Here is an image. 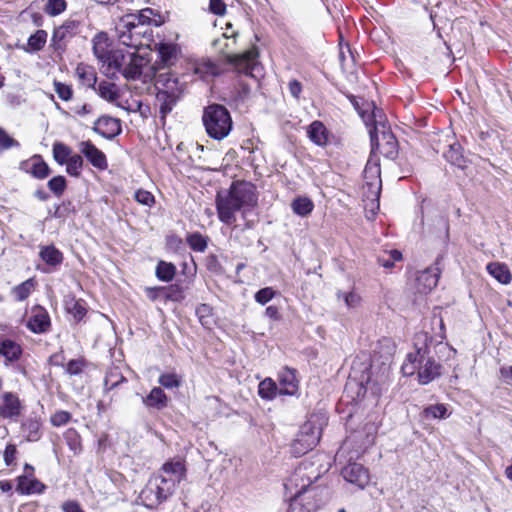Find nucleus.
Listing matches in <instances>:
<instances>
[{
    "instance_id": "1",
    "label": "nucleus",
    "mask_w": 512,
    "mask_h": 512,
    "mask_svg": "<svg viewBox=\"0 0 512 512\" xmlns=\"http://www.w3.org/2000/svg\"><path fill=\"white\" fill-rule=\"evenodd\" d=\"M320 472L313 469L309 461H302L284 483L286 494L290 497L288 512H312L324 504L318 499L324 489L311 487L313 481L319 478Z\"/></svg>"
},
{
    "instance_id": "2",
    "label": "nucleus",
    "mask_w": 512,
    "mask_h": 512,
    "mask_svg": "<svg viewBox=\"0 0 512 512\" xmlns=\"http://www.w3.org/2000/svg\"><path fill=\"white\" fill-rule=\"evenodd\" d=\"M255 186L247 181H234L227 190L217 192L215 205L219 220L232 225L236 222V212L246 213L257 205Z\"/></svg>"
},
{
    "instance_id": "3",
    "label": "nucleus",
    "mask_w": 512,
    "mask_h": 512,
    "mask_svg": "<svg viewBox=\"0 0 512 512\" xmlns=\"http://www.w3.org/2000/svg\"><path fill=\"white\" fill-rule=\"evenodd\" d=\"M237 32L233 31L230 36L227 33H223L222 38L213 41V46L222 54L226 56L227 62L235 68L240 74L257 78L262 71V66L258 61L257 48L253 47L241 54L228 53L229 44L227 40L229 38H235Z\"/></svg>"
},
{
    "instance_id": "4",
    "label": "nucleus",
    "mask_w": 512,
    "mask_h": 512,
    "mask_svg": "<svg viewBox=\"0 0 512 512\" xmlns=\"http://www.w3.org/2000/svg\"><path fill=\"white\" fill-rule=\"evenodd\" d=\"M441 366L429 356L426 346L417 347L415 352L409 353L401 367L404 376H412L417 373L420 384L432 382L440 375Z\"/></svg>"
},
{
    "instance_id": "5",
    "label": "nucleus",
    "mask_w": 512,
    "mask_h": 512,
    "mask_svg": "<svg viewBox=\"0 0 512 512\" xmlns=\"http://www.w3.org/2000/svg\"><path fill=\"white\" fill-rule=\"evenodd\" d=\"M156 104L162 118H165L183 95L184 86L170 72H154Z\"/></svg>"
},
{
    "instance_id": "6",
    "label": "nucleus",
    "mask_w": 512,
    "mask_h": 512,
    "mask_svg": "<svg viewBox=\"0 0 512 512\" xmlns=\"http://www.w3.org/2000/svg\"><path fill=\"white\" fill-rule=\"evenodd\" d=\"M202 122L207 135L217 141L225 139L233 128L229 110L221 104H210L204 108Z\"/></svg>"
},
{
    "instance_id": "7",
    "label": "nucleus",
    "mask_w": 512,
    "mask_h": 512,
    "mask_svg": "<svg viewBox=\"0 0 512 512\" xmlns=\"http://www.w3.org/2000/svg\"><path fill=\"white\" fill-rule=\"evenodd\" d=\"M117 37L122 45L138 49L143 40L150 41L152 29L148 25L136 24L134 17L123 16L116 26Z\"/></svg>"
},
{
    "instance_id": "8",
    "label": "nucleus",
    "mask_w": 512,
    "mask_h": 512,
    "mask_svg": "<svg viewBox=\"0 0 512 512\" xmlns=\"http://www.w3.org/2000/svg\"><path fill=\"white\" fill-rule=\"evenodd\" d=\"M377 425L373 421L365 422L360 428L350 432L343 443L345 448H353L356 452L364 451L374 444Z\"/></svg>"
},
{
    "instance_id": "9",
    "label": "nucleus",
    "mask_w": 512,
    "mask_h": 512,
    "mask_svg": "<svg viewBox=\"0 0 512 512\" xmlns=\"http://www.w3.org/2000/svg\"><path fill=\"white\" fill-rule=\"evenodd\" d=\"M174 492L168 486H163V480L152 476L140 493L144 505L148 508H156Z\"/></svg>"
},
{
    "instance_id": "10",
    "label": "nucleus",
    "mask_w": 512,
    "mask_h": 512,
    "mask_svg": "<svg viewBox=\"0 0 512 512\" xmlns=\"http://www.w3.org/2000/svg\"><path fill=\"white\" fill-rule=\"evenodd\" d=\"M185 475L184 461L180 458H173L165 462L155 476L163 480V486L170 487L174 492L176 486L185 478Z\"/></svg>"
},
{
    "instance_id": "11",
    "label": "nucleus",
    "mask_w": 512,
    "mask_h": 512,
    "mask_svg": "<svg viewBox=\"0 0 512 512\" xmlns=\"http://www.w3.org/2000/svg\"><path fill=\"white\" fill-rule=\"evenodd\" d=\"M440 273L439 260L433 266L419 272L415 282L416 292L422 295L431 292L438 284Z\"/></svg>"
},
{
    "instance_id": "12",
    "label": "nucleus",
    "mask_w": 512,
    "mask_h": 512,
    "mask_svg": "<svg viewBox=\"0 0 512 512\" xmlns=\"http://www.w3.org/2000/svg\"><path fill=\"white\" fill-rule=\"evenodd\" d=\"M92 130L101 137L112 140L122 131L121 121L117 118L103 115L94 122Z\"/></svg>"
},
{
    "instance_id": "13",
    "label": "nucleus",
    "mask_w": 512,
    "mask_h": 512,
    "mask_svg": "<svg viewBox=\"0 0 512 512\" xmlns=\"http://www.w3.org/2000/svg\"><path fill=\"white\" fill-rule=\"evenodd\" d=\"M134 52L125 51L123 49H116L111 51L105 64L107 65V74L111 77H116V74H121L125 67L131 63L132 55Z\"/></svg>"
},
{
    "instance_id": "14",
    "label": "nucleus",
    "mask_w": 512,
    "mask_h": 512,
    "mask_svg": "<svg viewBox=\"0 0 512 512\" xmlns=\"http://www.w3.org/2000/svg\"><path fill=\"white\" fill-rule=\"evenodd\" d=\"M79 151L86 157L90 164L99 169L105 170L108 167L105 154L98 149L90 140L81 141L78 144Z\"/></svg>"
},
{
    "instance_id": "15",
    "label": "nucleus",
    "mask_w": 512,
    "mask_h": 512,
    "mask_svg": "<svg viewBox=\"0 0 512 512\" xmlns=\"http://www.w3.org/2000/svg\"><path fill=\"white\" fill-rule=\"evenodd\" d=\"M22 410V405L17 394L5 392L0 395V416L3 418L16 419Z\"/></svg>"
},
{
    "instance_id": "16",
    "label": "nucleus",
    "mask_w": 512,
    "mask_h": 512,
    "mask_svg": "<svg viewBox=\"0 0 512 512\" xmlns=\"http://www.w3.org/2000/svg\"><path fill=\"white\" fill-rule=\"evenodd\" d=\"M343 478L360 488H364L369 483V473L363 465L359 463H349L342 469Z\"/></svg>"
},
{
    "instance_id": "17",
    "label": "nucleus",
    "mask_w": 512,
    "mask_h": 512,
    "mask_svg": "<svg viewBox=\"0 0 512 512\" xmlns=\"http://www.w3.org/2000/svg\"><path fill=\"white\" fill-rule=\"evenodd\" d=\"M16 491L22 495L41 494L46 486L33 475L22 474L16 478Z\"/></svg>"
},
{
    "instance_id": "18",
    "label": "nucleus",
    "mask_w": 512,
    "mask_h": 512,
    "mask_svg": "<svg viewBox=\"0 0 512 512\" xmlns=\"http://www.w3.org/2000/svg\"><path fill=\"white\" fill-rule=\"evenodd\" d=\"M27 327L33 333H45L50 327V317L47 311L40 306L34 307L27 322Z\"/></svg>"
},
{
    "instance_id": "19",
    "label": "nucleus",
    "mask_w": 512,
    "mask_h": 512,
    "mask_svg": "<svg viewBox=\"0 0 512 512\" xmlns=\"http://www.w3.org/2000/svg\"><path fill=\"white\" fill-rule=\"evenodd\" d=\"M279 393L295 395L299 389V382L296 377V370L285 367L279 372Z\"/></svg>"
},
{
    "instance_id": "20",
    "label": "nucleus",
    "mask_w": 512,
    "mask_h": 512,
    "mask_svg": "<svg viewBox=\"0 0 512 512\" xmlns=\"http://www.w3.org/2000/svg\"><path fill=\"white\" fill-rule=\"evenodd\" d=\"M372 366L371 365H365L364 370L362 371V374L360 377L357 376V368L355 363L352 366V372L350 374V379L357 380L359 382V385L361 388H365V390L369 388H373V386L384 383L387 376L385 375V371L381 374V376L377 377L376 379H373L372 377Z\"/></svg>"
},
{
    "instance_id": "21",
    "label": "nucleus",
    "mask_w": 512,
    "mask_h": 512,
    "mask_svg": "<svg viewBox=\"0 0 512 512\" xmlns=\"http://www.w3.org/2000/svg\"><path fill=\"white\" fill-rule=\"evenodd\" d=\"M177 52V45L172 43H160L157 49L158 60L151 69L154 72H158V70H160L159 65H162L163 68L170 67L176 59Z\"/></svg>"
},
{
    "instance_id": "22",
    "label": "nucleus",
    "mask_w": 512,
    "mask_h": 512,
    "mask_svg": "<svg viewBox=\"0 0 512 512\" xmlns=\"http://www.w3.org/2000/svg\"><path fill=\"white\" fill-rule=\"evenodd\" d=\"M365 178H369L370 176L374 178V182H367V186L369 189H371V202L374 204L376 201V209H379V196H380V190H381V180H380V168L377 164H371L370 161H368L365 170Z\"/></svg>"
},
{
    "instance_id": "23",
    "label": "nucleus",
    "mask_w": 512,
    "mask_h": 512,
    "mask_svg": "<svg viewBox=\"0 0 512 512\" xmlns=\"http://www.w3.org/2000/svg\"><path fill=\"white\" fill-rule=\"evenodd\" d=\"M21 168L37 179H44L50 174L49 166L39 155L33 156L29 161L22 162Z\"/></svg>"
},
{
    "instance_id": "24",
    "label": "nucleus",
    "mask_w": 512,
    "mask_h": 512,
    "mask_svg": "<svg viewBox=\"0 0 512 512\" xmlns=\"http://www.w3.org/2000/svg\"><path fill=\"white\" fill-rule=\"evenodd\" d=\"M146 64L147 60L134 52L132 55L131 63L125 67L121 75H123V77L127 80L139 79Z\"/></svg>"
},
{
    "instance_id": "25",
    "label": "nucleus",
    "mask_w": 512,
    "mask_h": 512,
    "mask_svg": "<svg viewBox=\"0 0 512 512\" xmlns=\"http://www.w3.org/2000/svg\"><path fill=\"white\" fill-rule=\"evenodd\" d=\"M319 439L320 430L311 422L305 423L298 433V441H304L306 448H314L318 444Z\"/></svg>"
},
{
    "instance_id": "26",
    "label": "nucleus",
    "mask_w": 512,
    "mask_h": 512,
    "mask_svg": "<svg viewBox=\"0 0 512 512\" xmlns=\"http://www.w3.org/2000/svg\"><path fill=\"white\" fill-rule=\"evenodd\" d=\"M168 397L160 387H154L150 393L142 398L147 408L162 410L167 406Z\"/></svg>"
},
{
    "instance_id": "27",
    "label": "nucleus",
    "mask_w": 512,
    "mask_h": 512,
    "mask_svg": "<svg viewBox=\"0 0 512 512\" xmlns=\"http://www.w3.org/2000/svg\"><path fill=\"white\" fill-rule=\"evenodd\" d=\"M194 74L198 75L202 80H208L221 73L220 67L211 60H201L194 64Z\"/></svg>"
},
{
    "instance_id": "28",
    "label": "nucleus",
    "mask_w": 512,
    "mask_h": 512,
    "mask_svg": "<svg viewBox=\"0 0 512 512\" xmlns=\"http://www.w3.org/2000/svg\"><path fill=\"white\" fill-rule=\"evenodd\" d=\"M40 258L49 266H59L63 262V253L54 245H46L40 247Z\"/></svg>"
},
{
    "instance_id": "29",
    "label": "nucleus",
    "mask_w": 512,
    "mask_h": 512,
    "mask_svg": "<svg viewBox=\"0 0 512 512\" xmlns=\"http://www.w3.org/2000/svg\"><path fill=\"white\" fill-rule=\"evenodd\" d=\"M487 272L501 284H509L512 279L511 272L506 264L491 262L486 267Z\"/></svg>"
},
{
    "instance_id": "30",
    "label": "nucleus",
    "mask_w": 512,
    "mask_h": 512,
    "mask_svg": "<svg viewBox=\"0 0 512 512\" xmlns=\"http://www.w3.org/2000/svg\"><path fill=\"white\" fill-rule=\"evenodd\" d=\"M0 355L3 356L6 361L14 362L22 355V348L11 339H3L0 342Z\"/></svg>"
},
{
    "instance_id": "31",
    "label": "nucleus",
    "mask_w": 512,
    "mask_h": 512,
    "mask_svg": "<svg viewBox=\"0 0 512 512\" xmlns=\"http://www.w3.org/2000/svg\"><path fill=\"white\" fill-rule=\"evenodd\" d=\"M310 140L318 146H324L328 142V130L320 121H314L308 128Z\"/></svg>"
},
{
    "instance_id": "32",
    "label": "nucleus",
    "mask_w": 512,
    "mask_h": 512,
    "mask_svg": "<svg viewBox=\"0 0 512 512\" xmlns=\"http://www.w3.org/2000/svg\"><path fill=\"white\" fill-rule=\"evenodd\" d=\"M107 40L108 39L104 33H98L92 39L93 53L104 64L111 53V51L108 50Z\"/></svg>"
},
{
    "instance_id": "33",
    "label": "nucleus",
    "mask_w": 512,
    "mask_h": 512,
    "mask_svg": "<svg viewBox=\"0 0 512 512\" xmlns=\"http://www.w3.org/2000/svg\"><path fill=\"white\" fill-rule=\"evenodd\" d=\"M79 82L86 87H94L97 81L95 70L88 65L79 64L76 68Z\"/></svg>"
},
{
    "instance_id": "34",
    "label": "nucleus",
    "mask_w": 512,
    "mask_h": 512,
    "mask_svg": "<svg viewBox=\"0 0 512 512\" xmlns=\"http://www.w3.org/2000/svg\"><path fill=\"white\" fill-rule=\"evenodd\" d=\"M23 431L26 435V439L31 442L38 441L41 437V422L36 417H29L23 424H22Z\"/></svg>"
},
{
    "instance_id": "35",
    "label": "nucleus",
    "mask_w": 512,
    "mask_h": 512,
    "mask_svg": "<svg viewBox=\"0 0 512 512\" xmlns=\"http://www.w3.org/2000/svg\"><path fill=\"white\" fill-rule=\"evenodd\" d=\"M382 141L384 143L378 144L380 152L386 157L394 158L397 155V140L390 132L382 133Z\"/></svg>"
},
{
    "instance_id": "36",
    "label": "nucleus",
    "mask_w": 512,
    "mask_h": 512,
    "mask_svg": "<svg viewBox=\"0 0 512 512\" xmlns=\"http://www.w3.org/2000/svg\"><path fill=\"white\" fill-rule=\"evenodd\" d=\"M445 159L451 164L463 168L465 166V158L462 154V147L458 143L449 145V148L444 152Z\"/></svg>"
},
{
    "instance_id": "37",
    "label": "nucleus",
    "mask_w": 512,
    "mask_h": 512,
    "mask_svg": "<svg viewBox=\"0 0 512 512\" xmlns=\"http://www.w3.org/2000/svg\"><path fill=\"white\" fill-rule=\"evenodd\" d=\"M291 208L296 215L306 217L313 211L314 204L307 197H297L292 201Z\"/></svg>"
},
{
    "instance_id": "38",
    "label": "nucleus",
    "mask_w": 512,
    "mask_h": 512,
    "mask_svg": "<svg viewBox=\"0 0 512 512\" xmlns=\"http://www.w3.org/2000/svg\"><path fill=\"white\" fill-rule=\"evenodd\" d=\"M156 277L163 282H170L176 274V267L174 264L166 261H159L156 266Z\"/></svg>"
},
{
    "instance_id": "39",
    "label": "nucleus",
    "mask_w": 512,
    "mask_h": 512,
    "mask_svg": "<svg viewBox=\"0 0 512 512\" xmlns=\"http://www.w3.org/2000/svg\"><path fill=\"white\" fill-rule=\"evenodd\" d=\"M278 387L271 378H266L259 383L258 394L262 399L272 400L276 397Z\"/></svg>"
},
{
    "instance_id": "40",
    "label": "nucleus",
    "mask_w": 512,
    "mask_h": 512,
    "mask_svg": "<svg viewBox=\"0 0 512 512\" xmlns=\"http://www.w3.org/2000/svg\"><path fill=\"white\" fill-rule=\"evenodd\" d=\"M97 92L101 98L109 102H113L119 97L116 84L108 81L99 83Z\"/></svg>"
},
{
    "instance_id": "41",
    "label": "nucleus",
    "mask_w": 512,
    "mask_h": 512,
    "mask_svg": "<svg viewBox=\"0 0 512 512\" xmlns=\"http://www.w3.org/2000/svg\"><path fill=\"white\" fill-rule=\"evenodd\" d=\"M186 241L189 247L195 252H204L208 245V238L199 232L188 234Z\"/></svg>"
},
{
    "instance_id": "42",
    "label": "nucleus",
    "mask_w": 512,
    "mask_h": 512,
    "mask_svg": "<svg viewBox=\"0 0 512 512\" xmlns=\"http://www.w3.org/2000/svg\"><path fill=\"white\" fill-rule=\"evenodd\" d=\"M47 39V33L44 30H37L34 34H32L27 42L28 48L26 51L28 52H36L41 50Z\"/></svg>"
},
{
    "instance_id": "43",
    "label": "nucleus",
    "mask_w": 512,
    "mask_h": 512,
    "mask_svg": "<svg viewBox=\"0 0 512 512\" xmlns=\"http://www.w3.org/2000/svg\"><path fill=\"white\" fill-rule=\"evenodd\" d=\"M125 381V377L118 371L117 368L110 369L107 371L104 379L105 390L110 391Z\"/></svg>"
},
{
    "instance_id": "44",
    "label": "nucleus",
    "mask_w": 512,
    "mask_h": 512,
    "mask_svg": "<svg viewBox=\"0 0 512 512\" xmlns=\"http://www.w3.org/2000/svg\"><path fill=\"white\" fill-rule=\"evenodd\" d=\"M66 309L67 311L73 315L76 321H80L86 315V308L84 302L82 300H76L71 298L66 300Z\"/></svg>"
},
{
    "instance_id": "45",
    "label": "nucleus",
    "mask_w": 512,
    "mask_h": 512,
    "mask_svg": "<svg viewBox=\"0 0 512 512\" xmlns=\"http://www.w3.org/2000/svg\"><path fill=\"white\" fill-rule=\"evenodd\" d=\"M72 154V150L64 143L55 142L53 144V157L58 164L64 165Z\"/></svg>"
},
{
    "instance_id": "46",
    "label": "nucleus",
    "mask_w": 512,
    "mask_h": 512,
    "mask_svg": "<svg viewBox=\"0 0 512 512\" xmlns=\"http://www.w3.org/2000/svg\"><path fill=\"white\" fill-rule=\"evenodd\" d=\"M66 165V171L69 175L78 177L83 168V158L79 154H72V156L64 163Z\"/></svg>"
},
{
    "instance_id": "47",
    "label": "nucleus",
    "mask_w": 512,
    "mask_h": 512,
    "mask_svg": "<svg viewBox=\"0 0 512 512\" xmlns=\"http://www.w3.org/2000/svg\"><path fill=\"white\" fill-rule=\"evenodd\" d=\"M428 419H445L448 417V411L444 404L430 405L423 411Z\"/></svg>"
},
{
    "instance_id": "48",
    "label": "nucleus",
    "mask_w": 512,
    "mask_h": 512,
    "mask_svg": "<svg viewBox=\"0 0 512 512\" xmlns=\"http://www.w3.org/2000/svg\"><path fill=\"white\" fill-rule=\"evenodd\" d=\"M158 382L166 389H173L180 387L181 378L176 373H165L160 375Z\"/></svg>"
},
{
    "instance_id": "49",
    "label": "nucleus",
    "mask_w": 512,
    "mask_h": 512,
    "mask_svg": "<svg viewBox=\"0 0 512 512\" xmlns=\"http://www.w3.org/2000/svg\"><path fill=\"white\" fill-rule=\"evenodd\" d=\"M33 288V281L31 279L22 282L20 285L13 289V294L18 301H23L30 295Z\"/></svg>"
},
{
    "instance_id": "50",
    "label": "nucleus",
    "mask_w": 512,
    "mask_h": 512,
    "mask_svg": "<svg viewBox=\"0 0 512 512\" xmlns=\"http://www.w3.org/2000/svg\"><path fill=\"white\" fill-rule=\"evenodd\" d=\"M67 3L65 0H48L45 12L50 16H56L65 11Z\"/></svg>"
},
{
    "instance_id": "51",
    "label": "nucleus",
    "mask_w": 512,
    "mask_h": 512,
    "mask_svg": "<svg viewBox=\"0 0 512 512\" xmlns=\"http://www.w3.org/2000/svg\"><path fill=\"white\" fill-rule=\"evenodd\" d=\"M153 10L151 8H145L140 10L137 13H131L125 15L126 17H134L136 24H142V25H148L150 27V24L152 22V16Z\"/></svg>"
},
{
    "instance_id": "52",
    "label": "nucleus",
    "mask_w": 512,
    "mask_h": 512,
    "mask_svg": "<svg viewBox=\"0 0 512 512\" xmlns=\"http://www.w3.org/2000/svg\"><path fill=\"white\" fill-rule=\"evenodd\" d=\"M337 298L340 300V299H343V301L345 302V305L348 307V308H355L357 307L360 302H361V297L351 291V292H342V291H339L337 293Z\"/></svg>"
},
{
    "instance_id": "53",
    "label": "nucleus",
    "mask_w": 512,
    "mask_h": 512,
    "mask_svg": "<svg viewBox=\"0 0 512 512\" xmlns=\"http://www.w3.org/2000/svg\"><path fill=\"white\" fill-rule=\"evenodd\" d=\"M49 189L56 195H61L66 188V180L63 176H55L48 181Z\"/></svg>"
},
{
    "instance_id": "54",
    "label": "nucleus",
    "mask_w": 512,
    "mask_h": 512,
    "mask_svg": "<svg viewBox=\"0 0 512 512\" xmlns=\"http://www.w3.org/2000/svg\"><path fill=\"white\" fill-rule=\"evenodd\" d=\"M54 88L55 92L57 93L58 97L63 101H69L72 98L73 91L71 86L55 81L54 82Z\"/></svg>"
},
{
    "instance_id": "55",
    "label": "nucleus",
    "mask_w": 512,
    "mask_h": 512,
    "mask_svg": "<svg viewBox=\"0 0 512 512\" xmlns=\"http://www.w3.org/2000/svg\"><path fill=\"white\" fill-rule=\"evenodd\" d=\"M275 296V290L272 287L260 289L255 294V301L261 305H265Z\"/></svg>"
},
{
    "instance_id": "56",
    "label": "nucleus",
    "mask_w": 512,
    "mask_h": 512,
    "mask_svg": "<svg viewBox=\"0 0 512 512\" xmlns=\"http://www.w3.org/2000/svg\"><path fill=\"white\" fill-rule=\"evenodd\" d=\"M134 198L138 203L148 207H151L155 202L152 193L143 189L137 190L134 194Z\"/></svg>"
},
{
    "instance_id": "57",
    "label": "nucleus",
    "mask_w": 512,
    "mask_h": 512,
    "mask_svg": "<svg viewBox=\"0 0 512 512\" xmlns=\"http://www.w3.org/2000/svg\"><path fill=\"white\" fill-rule=\"evenodd\" d=\"M71 420V414L64 410L56 411L51 416V423L55 427H60L67 424Z\"/></svg>"
},
{
    "instance_id": "58",
    "label": "nucleus",
    "mask_w": 512,
    "mask_h": 512,
    "mask_svg": "<svg viewBox=\"0 0 512 512\" xmlns=\"http://www.w3.org/2000/svg\"><path fill=\"white\" fill-rule=\"evenodd\" d=\"M0 147L3 150L19 147V142L8 135L4 129L0 128Z\"/></svg>"
},
{
    "instance_id": "59",
    "label": "nucleus",
    "mask_w": 512,
    "mask_h": 512,
    "mask_svg": "<svg viewBox=\"0 0 512 512\" xmlns=\"http://www.w3.org/2000/svg\"><path fill=\"white\" fill-rule=\"evenodd\" d=\"M209 11L215 15L222 16L226 13V4L223 0H209Z\"/></svg>"
},
{
    "instance_id": "60",
    "label": "nucleus",
    "mask_w": 512,
    "mask_h": 512,
    "mask_svg": "<svg viewBox=\"0 0 512 512\" xmlns=\"http://www.w3.org/2000/svg\"><path fill=\"white\" fill-rule=\"evenodd\" d=\"M166 298L178 302L184 299V294L178 285H171L167 288Z\"/></svg>"
},
{
    "instance_id": "61",
    "label": "nucleus",
    "mask_w": 512,
    "mask_h": 512,
    "mask_svg": "<svg viewBox=\"0 0 512 512\" xmlns=\"http://www.w3.org/2000/svg\"><path fill=\"white\" fill-rule=\"evenodd\" d=\"M84 361L80 359L70 360L66 366V372L69 375H78L82 372Z\"/></svg>"
},
{
    "instance_id": "62",
    "label": "nucleus",
    "mask_w": 512,
    "mask_h": 512,
    "mask_svg": "<svg viewBox=\"0 0 512 512\" xmlns=\"http://www.w3.org/2000/svg\"><path fill=\"white\" fill-rule=\"evenodd\" d=\"M312 449L313 448H306L304 441L299 442L298 436L296 437V439L293 441V443L291 445V452L296 457H300Z\"/></svg>"
},
{
    "instance_id": "63",
    "label": "nucleus",
    "mask_w": 512,
    "mask_h": 512,
    "mask_svg": "<svg viewBox=\"0 0 512 512\" xmlns=\"http://www.w3.org/2000/svg\"><path fill=\"white\" fill-rule=\"evenodd\" d=\"M212 308L208 304H201L196 308V315L198 316L200 322L205 325L207 321L205 320L207 317L211 316Z\"/></svg>"
},
{
    "instance_id": "64",
    "label": "nucleus",
    "mask_w": 512,
    "mask_h": 512,
    "mask_svg": "<svg viewBox=\"0 0 512 512\" xmlns=\"http://www.w3.org/2000/svg\"><path fill=\"white\" fill-rule=\"evenodd\" d=\"M67 440L71 450H73L75 453L81 450L79 435L76 433V431H69L67 433Z\"/></svg>"
}]
</instances>
